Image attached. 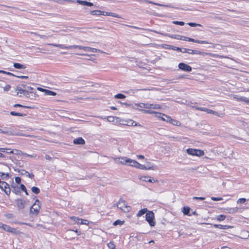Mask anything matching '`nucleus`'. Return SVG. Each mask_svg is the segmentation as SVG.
<instances>
[{
    "label": "nucleus",
    "instance_id": "nucleus-29",
    "mask_svg": "<svg viewBox=\"0 0 249 249\" xmlns=\"http://www.w3.org/2000/svg\"><path fill=\"white\" fill-rule=\"evenodd\" d=\"M53 46L56 47H58L62 49H71V46H66L63 44H52Z\"/></svg>",
    "mask_w": 249,
    "mask_h": 249
},
{
    "label": "nucleus",
    "instance_id": "nucleus-4",
    "mask_svg": "<svg viewBox=\"0 0 249 249\" xmlns=\"http://www.w3.org/2000/svg\"><path fill=\"white\" fill-rule=\"evenodd\" d=\"M186 153L191 156L201 157L204 155V152L202 150L189 148L186 149Z\"/></svg>",
    "mask_w": 249,
    "mask_h": 249
},
{
    "label": "nucleus",
    "instance_id": "nucleus-30",
    "mask_svg": "<svg viewBox=\"0 0 249 249\" xmlns=\"http://www.w3.org/2000/svg\"><path fill=\"white\" fill-rule=\"evenodd\" d=\"M10 114L12 116H20V117H24L26 116V114L25 113H22L20 112H17L14 111H12L10 112Z\"/></svg>",
    "mask_w": 249,
    "mask_h": 249
},
{
    "label": "nucleus",
    "instance_id": "nucleus-56",
    "mask_svg": "<svg viewBox=\"0 0 249 249\" xmlns=\"http://www.w3.org/2000/svg\"><path fill=\"white\" fill-rule=\"evenodd\" d=\"M84 6H87L88 7H91V6H93V3L92 2L85 0Z\"/></svg>",
    "mask_w": 249,
    "mask_h": 249
},
{
    "label": "nucleus",
    "instance_id": "nucleus-61",
    "mask_svg": "<svg viewBox=\"0 0 249 249\" xmlns=\"http://www.w3.org/2000/svg\"><path fill=\"white\" fill-rule=\"evenodd\" d=\"M10 178V174L8 173H5L4 177L2 178V179L6 180Z\"/></svg>",
    "mask_w": 249,
    "mask_h": 249
},
{
    "label": "nucleus",
    "instance_id": "nucleus-36",
    "mask_svg": "<svg viewBox=\"0 0 249 249\" xmlns=\"http://www.w3.org/2000/svg\"><path fill=\"white\" fill-rule=\"evenodd\" d=\"M125 97L126 96L122 93H118L114 96V98L116 99H124Z\"/></svg>",
    "mask_w": 249,
    "mask_h": 249
},
{
    "label": "nucleus",
    "instance_id": "nucleus-12",
    "mask_svg": "<svg viewBox=\"0 0 249 249\" xmlns=\"http://www.w3.org/2000/svg\"><path fill=\"white\" fill-rule=\"evenodd\" d=\"M139 179L142 181L149 182L150 183H154L158 181V180L155 179L154 178L149 176H141L139 177Z\"/></svg>",
    "mask_w": 249,
    "mask_h": 249
},
{
    "label": "nucleus",
    "instance_id": "nucleus-54",
    "mask_svg": "<svg viewBox=\"0 0 249 249\" xmlns=\"http://www.w3.org/2000/svg\"><path fill=\"white\" fill-rule=\"evenodd\" d=\"M211 199L213 201H220L223 200V198L221 197L212 196Z\"/></svg>",
    "mask_w": 249,
    "mask_h": 249
},
{
    "label": "nucleus",
    "instance_id": "nucleus-45",
    "mask_svg": "<svg viewBox=\"0 0 249 249\" xmlns=\"http://www.w3.org/2000/svg\"><path fill=\"white\" fill-rule=\"evenodd\" d=\"M226 218V215L224 214H220L218 215L216 217V219L218 221H221L224 220Z\"/></svg>",
    "mask_w": 249,
    "mask_h": 249
},
{
    "label": "nucleus",
    "instance_id": "nucleus-52",
    "mask_svg": "<svg viewBox=\"0 0 249 249\" xmlns=\"http://www.w3.org/2000/svg\"><path fill=\"white\" fill-rule=\"evenodd\" d=\"M246 199L245 198H240L239 199H238L237 201V203H241V204H242V203H245V202L246 201Z\"/></svg>",
    "mask_w": 249,
    "mask_h": 249
},
{
    "label": "nucleus",
    "instance_id": "nucleus-51",
    "mask_svg": "<svg viewBox=\"0 0 249 249\" xmlns=\"http://www.w3.org/2000/svg\"><path fill=\"white\" fill-rule=\"evenodd\" d=\"M107 246L109 249H115V245L113 242H110L108 244Z\"/></svg>",
    "mask_w": 249,
    "mask_h": 249
},
{
    "label": "nucleus",
    "instance_id": "nucleus-24",
    "mask_svg": "<svg viewBox=\"0 0 249 249\" xmlns=\"http://www.w3.org/2000/svg\"><path fill=\"white\" fill-rule=\"evenodd\" d=\"M119 159L121 160H120V161H119V162L121 164H122L124 165H125V164L129 165V159H130L129 158H127L126 157H121L119 158Z\"/></svg>",
    "mask_w": 249,
    "mask_h": 249
},
{
    "label": "nucleus",
    "instance_id": "nucleus-44",
    "mask_svg": "<svg viewBox=\"0 0 249 249\" xmlns=\"http://www.w3.org/2000/svg\"><path fill=\"white\" fill-rule=\"evenodd\" d=\"M187 24L192 27H196V26H200V27L202 26V25H201L200 24L196 23L195 22H189L187 23Z\"/></svg>",
    "mask_w": 249,
    "mask_h": 249
},
{
    "label": "nucleus",
    "instance_id": "nucleus-17",
    "mask_svg": "<svg viewBox=\"0 0 249 249\" xmlns=\"http://www.w3.org/2000/svg\"><path fill=\"white\" fill-rule=\"evenodd\" d=\"M73 142L74 144L84 145L85 144V141L82 137H78L74 139Z\"/></svg>",
    "mask_w": 249,
    "mask_h": 249
},
{
    "label": "nucleus",
    "instance_id": "nucleus-23",
    "mask_svg": "<svg viewBox=\"0 0 249 249\" xmlns=\"http://www.w3.org/2000/svg\"><path fill=\"white\" fill-rule=\"evenodd\" d=\"M83 50L85 52H92V53H97L100 51L99 50H98L96 48H91L89 47H85L84 48H83Z\"/></svg>",
    "mask_w": 249,
    "mask_h": 249
},
{
    "label": "nucleus",
    "instance_id": "nucleus-10",
    "mask_svg": "<svg viewBox=\"0 0 249 249\" xmlns=\"http://www.w3.org/2000/svg\"><path fill=\"white\" fill-rule=\"evenodd\" d=\"M194 108H195L196 110L202 111L204 112H206L208 113L209 114H213L214 115H218V113L215 111H214L213 110L208 109L206 107H193Z\"/></svg>",
    "mask_w": 249,
    "mask_h": 249
},
{
    "label": "nucleus",
    "instance_id": "nucleus-22",
    "mask_svg": "<svg viewBox=\"0 0 249 249\" xmlns=\"http://www.w3.org/2000/svg\"><path fill=\"white\" fill-rule=\"evenodd\" d=\"M13 66L15 69H25L26 68V66L25 65L20 64L19 63H14Z\"/></svg>",
    "mask_w": 249,
    "mask_h": 249
},
{
    "label": "nucleus",
    "instance_id": "nucleus-18",
    "mask_svg": "<svg viewBox=\"0 0 249 249\" xmlns=\"http://www.w3.org/2000/svg\"><path fill=\"white\" fill-rule=\"evenodd\" d=\"M159 109L161 108V106L159 104L147 103V109Z\"/></svg>",
    "mask_w": 249,
    "mask_h": 249
},
{
    "label": "nucleus",
    "instance_id": "nucleus-47",
    "mask_svg": "<svg viewBox=\"0 0 249 249\" xmlns=\"http://www.w3.org/2000/svg\"><path fill=\"white\" fill-rule=\"evenodd\" d=\"M172 23L174 24L178 25L180 26H183L185 24V22L182 21L175 20L173 21Z\"/></svg>",
    "mask_w": 249,
    "mask_h": 249
},
{
    "label": "nucleus",
    "instance_id": "nucleus-21",
    "mask_svg": "<svg viewBox=\"0 0 249 249\" xmlns=\"http://www.w3.org/2000/svg\"><path fill=\"white\" fill-rule=\"evenodd\" d=\"M238 210L237 207L227 208L224 209V212L228 213H234Z\"/></svg>",
    "mask_w": 249,
    "mask_h": 249
},
{
    "label": "nucleus",
    "instance_id": "nucleus-9",
    "mask_svg": "<svg viewBox=\"0 0 249 249\" xmlns=\"http://www.w3.org/2000/svg\"><path fill=\"white\" fill-rule=\"evenodd\" d=\"M147 163L148 165L147 166L141 164L139 163V164L138 165V169L142 170H155L156 167V166L155 165H154L152 163H151L150 162H148Z\"/></svg>",
    "mask_w": 249,
    "mask_h": 249
},
{
    "label": "nucleus",
    "instance_id": "nucleus-43",
    "mask_svg": "<svg viewBox=\"0 0 249 249\" xmlns=\"http://www.w3.org/2000/svg\"><path fill=\"white\" fill-rule=\"evenodd\" d=\"M83 48H84V46H81V45H71V49H79V50H83Z\"/></svg>",
    "mask_w": 249,
    "mask_h": 249
},
{
    "label": "nucleus",
    "instance_id": "nucleus-63",
    "mask_svg": "<svg viewBox=\"0 0 249 249\" xmlns=\"http://www.w3.org/2000/svg\"><path fill=\"white\" fill-rule=\"evenodd\" d=\"M4 153H6L8 154H12L14 153V149L6 148L5 152Z\"/></svg>",
    "mask_w": 249,
    "mask_h": 249
},
{
    "label": "nucleus",
    "instance_id": "nucleus-40",
    "mask_svg": "<svg viewBox=\"0 0 249 249\" xmlns=\"http://www.w3.org/2000/svg\"><path fill=\"white\" fill-rule=\"evenodd\" d=\"M125 122H127V124H126V125L134 126V124H135V121H133L132 120L129 119V120H128L127 121H125Z\"/></svg>",
    "mask_w": 249,
    "mask_h": 249
},
{
    "label": "nucleus",
    "instance_id": "nucleus-34",
    "mask_svg": "<svg viewBox=\"0 0 249 249\" xmlns=\"http://www.w3.org/2000/svg\"><path fill=\"white\" fill-rule=\"evenodd\" d=\"M104 16H111V17H115V18H120V16L118 14L114 13H112V12H105V13H104Z\"/></svg>",
    "mask_w": 249,
    "mask_h": 249
},
{
    "label": "nucleus",
    "instance_id": "nucleus-55",
    "mask_svg": "<svg viewBox=\"0 0 249 249\" xmlns=\"http://www.w3.org/2000/svg\"><path fill=\"white\" fill-rule=\"evenodd\" d=\"M22 154L26 157H29L32 158H35L36 157V155L35 154L30 155L27 153H22Z\"/></svg>",
    "mask_w": 249,
    "mask_h": 249
},
{
    "label": "nucleus",
    "instance_id": "nucleus-53",
    "mask_svg": "<svg viewBox=\"0 0 249 249\" xmlns=\"http://www.w3.org/2000/svg\"><path fill=\"white\" fill-rule=\"evenodd\" d=\"M121 103L124 105L126 107H130L133 108H135V107L134 106V104H129L127 103H122V102H121Z\"/></svg>",
    "mask_w": 249,
    "mask_h": 249
},
{
    "label": "nucleus",
    "instance_id": "nucleus-59",
    "mask_svg": "<svg viewBox=\"0 0 249 249\" xmlns=\"http://www.w3.org/2000/svg\"><path fill=\"white\" fill-rule=\"evenodd\" d=\"M193 199H195V200H204L205 199V197H201V196H200V197L194 196L193 197Z\"/></svg>",
    "mask_w": 249,
    "mask_h": 249
},
{
    "label": "nucleus",
    "instance_id": "nucleus-25",
    "mask_svg": "<svg viewBox=\"0 0 249 249\" xmlns=\"http://www.w3.org/2000/svg\"><path fill=\"white\" fill-rule=\"evenodd\" d=\"M104 13H105V11H102L99 10H95L90 11V14L92 15H96V16H100V15H104Z\"/></svg>",
    "mask_w": 249,
    "mask_h": 249
},
{
    "label": "nucleus",
    "instance_id": "nucleus-50",
    "mask_svg": "<svg viewBox=\"0 0 249 249\" xmlns=\"http://www.w3.org/2000/svg\"><path fill=\"white\" fill-rule=\"evenodd\" d=\"M191 54H202L203 53L197 50H192Z\"/></svg>",
    "mask_w": 249,
    "mask_h": 249
},
{
    "label": "nucleus",
    "instance_id": "nucleus-8",
    "mask_svg": "<svg viewBox=\"0 0 249 249\" xmlns=\"http://www.w3.org/2000/svg\"><path fill=\"white\" fill-rule=\"evenodd\" d=\"M178 69L185 72H191L192 71V68L186 63L180 62L178 65Z\"/></svg>",
    "mask_w": 249,
    "mask_h": 249
},
{
    "label": "nucleus",
    "instance_id": "nucleus-60",
    "mask_svg": "<svg viewBox=\"0 0 249 249\" xmlns=\"http://www.w3.org/2000/svg\"><path fill=\"white\" fill-rule=\"evenodd\" d=\"M18 187H19L20 191V190L22 191L26 190V188L23 184H20V186Z\"/></svg>",
    "mask_w": 249,
    "mask_h": 249
},
{
    "label": "nucleus",
    "instance_id": "nucleus-27",
    "mask_svg": "<svg viewBox=\"0 0 249 249\" xmlns=\"http://www.w3.org/2000/svg\"><path fill=\"white\" fill-rule=\"evenodd\" d=\"M139 164V163L137 161L134 160H132L131 159H129V162L128 165L132 167H135L136 168H138Z\"/></svg>",
    "mask_w": 249,
    "mask_h": 249
},
{
    "label": "nucleus",
    "instance_id": "nucleus-2",
    "mask_svg": "<svg viewBox=\"0 0 249 249\" xmlns=\"http://www.w3.org/2000/svg\"><path fill=\"white\" fill-rule=\"evenodd\" d=\"M41 208L40 202L38 199H36L35 203L30 208V213L32 216H36Z\"/></svg>",
    "mask_w": 249,
    "mask_h": 249
},
{
    "label": "nucleus",
    "instance_id": "nucleus-3",
    "mask_svg": "<svg viewBox=\"0 0 249 249\" xmlns=\"http://www.w3.org/2000/svg\"><path fill=\"white\" fill-rule=\"evenodd\" d=\"M15 93H16L15 95H18L19 94H22L23 96H24L26 98L32 99L30 97V94L33 93V91H29L27 89H22L20 87H17L15 89ZM21 95H19V97H22Z\"/></svg>",
    "mask_w": 249,
    "mask_h": 249
},
{
    "label": "nucleus",
    "instance_id": "nucleus-20",
    "mask_svg": "<svg viewBox=\"0 0 249 249\" xmlns=\"http://www.w3.org/2000/svg\"><path fill=\"white\" fill-rule=\"evenodd\" d=\"M134 106L135 107V109H138L139 110L141 111L142 109H138L137 107H140L142 108H146L147 109V103H136L134 104Z\"/></svg>",
    "mask_w": 249,
    "mask_h": 249
},
{
    "label": "nucleus",
    "instance_id": "nucleus-41",
    "mask_svg": "<svg viewBox=\"0 0 249 249\" xmlns=\"http://www.w3.org/2000/svg\"><path fill=\"white\" fill-rule=\"evenodd\" d=\"M169 48L171 49V50H172L174 51H178L179 52H181V51H182V48L176 47L175 46H170V47H169Z\"/></svg>",
    "mask_w": 249,
    "mask_h": 249
},
{
    "label": "nucleus",
    "instance_id": "nucleus-48",
    "mask_svg": "<svg viewBox=\"0 0 249 249\" xmlns=\"http://www.w3.org/2000/svg\"><path fill=\"white\" fill-rule=\"evenodd\" d=\"M234 98L236 99L237 101H240V102H244L245 101V97L240 96L238 97L237 95H236V96H234Z\"/></svg>",
    "mask_w": 249,
    "mask_h": 249
},
{
    "label": "nucleus",
    "instance_id": "nucleus-58",
    "mask_svg": "<svg viewBox=\"0 0 249 249\" xmlns=\"http://www.w3.org/2000/svg\"><path fill=\"white\" fill-rule=\"evenodd\" d=\"M11 86L9 84H7L4 88L3 90L4 91H8L11 88Z\"/></svg>",
    "mask_w": 249,
    "mask_h": 249
},
{
    "label": "nucleus",
    "instance_id": "nucleus-13",
    "mask_svg": "<svg viewBox=\"0 0 249 249\" xmlns=\"http://www.w3.org/2000/svg\"><path fill=\"white\" fill-rule=\"evenodd\" d=\"M18 172L19 173L20 175L22 176H25L26 177H27L31 179H33L35 177L33 174L29 173L24 169L18 170Z\"/></svg>",
    "mask_w": 249,
    "mask_h": 249
},
{
    "label": "nucleus",
    "instance_id": "nucleus-46",
    "mask_svg": "<svg viewBox=\"0 0 249 249\" xmlns=\"http://www.w3.org/2000/svg\"><path fill=\"white\" fill-rule=\"evenodd\" d=\"M8 229H9L7 231V232L12 233H17V230L15 228H12L9 226Z\"/></svg>",
    "mask_w": 249,
    "mask_h": 249
},
{
    "label": "nucleus",
    "instance_id": "nucleus-26",
    "mask_svg": "<svg viewBox=\"0 0 249 249\" xmlns=\"http://www.w3.org/2000/svg\"><path fill=\"white\" fill-rule=\"evenodd\" d=\"M191 208L188 206H184L182 208V212L184 215L189 216Z\"/></svg>",
    "mask_w": 249,
    "mask_h": 249
},
{
    "label": "nucleus",
    "instance_id": "nucleus-39",
    "mask_svg": "<svg viewBox=\"0 0 249 249\" xmlns=\"http://www.w3.org/2000/svg\"><path fill=\"white\" fill-rule=\"evenodd\" d=\"M71 218L75 223L79 224H80V222L82 220V218H80L76 216H72Z\"/></svg>",
    "mask_w": 249,
    "mask_h": 249
},
{
    "label": "nucleus",
    "instance_id": "nucleus-35",
    "mask_svg": "<svg viewBox=\"0 0 249 249\" xmlns=\"http://www.w3.org/2000/svg\"><path fill=\"white\" fill-rule=\"evenodd\" d=\"M31 191L34 194H36V195L38 194L40 192L39 188L37 187H36V186L32 187L31 188Z\"/></svg>",
    "mask_w": 249,
    "mask_h": 249
},
{
    "label": "nucleus",
    "instance_id": "nucleus-1",
    "mask_svg": "<svg viewBox=\"0 0 249 249\" xmlns=\"http://www.w3.org/2000/svg\"><path fill=\"white\" fill-rule=\"evenodd\" d=\"M141 111L142 113H145V114H156V116L157 118L160 119L161 120L165 121L167 123H170V121H168V120H169L168 118H171V117L167 115H166V114H163V113H161L160 112H157L155 111L150 110V109H141Z\"/></svg>",
    "mask_w": 249,
    "mask_h": 249
},
{
    "label": "nucleus",
    "instance_id": "nucleus-5",
    "mask_svg": "<svg viewBox=\"0 0 249 249\" xmlns=\"http://www.w3.org/2000/svg\"><path fill=\"white\" fill-rule=\"evenodd\" d=\"M145 220L151 227L155 225L154 213L152 211H148L146 213Z\"/></svg>",
    "mask_w": 249,
    "mask_h": 249
},
{
    "label": "nucleus",
    "instance_id": "nucleus-64",
    "mask_svg": "<svg viewBox=\"0 0 249 249\" xmlns=\"http://www.w3.org/2000/svg\"><path fill=\"white\" fill-rule=\"evenodd\" d=\"M107 120L109 122H113L114 121V117L113 116H108L107 117Z\"/></svg>",
    "mask_w": 249,
    "mask_h": 249
},
{
    "label": "nucleus",
    "instance_id": "nucleus-37",
    "mask_svg": "<svg viewBox=\"0 0 249 249\" xmlns=\"http://www.w3.org/2000/svg\"><path fill=\"white\" fill-rule=\"evenodd\" d=\"M124 220H121L120 219H118V220H115L113 222V224L114 226L122 225L123 224H124Z\"/></svg>",
    "mask_w": 249,
    "mask_h": 249
},
{
    "label": "nucleus",
    "instance_id": "nucleus-31",
    "mask_svg": "<svg viewBox=\"0 0 249 249\" xmlns=\"http://www.w3.org/2000/svg\"><path fill=\"white\" fill-rule=\"evenodd\" d=\"M148 210L147 208H143L140 210L137 214V217H140L143 215L144 214H146L148 212Z\"/></svg>",
    "mask_w": 249,
    "mask_h": 249
},
{
    "label": "nucleus",
    "instance_id": "nucleus-38",
    "mask_svg": "<svg viewBox=\"0 0 249 249\" xmlns=\"http://www.w3.org/2000/svg\"><path fill=\"white\" fill-rule=\"evenodd\" d=\"M9 225L5 224L0 222V228H2L4 231H6L8 230Z\"/></svg>",
    "mask_w": 249,
    "mask_h": 249
},
{
    "label": "nucleus",
    "instance_id": "nucleus-32",
    "mask_svg": "<svg viewBox=\"0 0 249 249\" xmlns=\"http://www.w3.org/2000/svg\"><path fill=\"white\" fill-rule=\"evenodd\" d=\"M13 107H22V108H29V109H33V108H34L33 107L28 106H24V105H22L19 104H15L13 106Z\"/></svg>",
    "mask_w": 249,
    "mask_h": 249
},
{
    "label": "nucleus",
    "instance_id": "nucleus-16",
    "mask_svg": "<svg viewBox=\"0 0 249 249\" xmlns=\"http://www.w3.org/2000/svg\"><path fill=\"white\" fill-rule=\"evenodd\" d=\"M117 206L118 208L121 209L122 210H124V208H127L126 205V202L123 200L122 198L120 199Z\"/></svg>",
    "mask_w": 249,
    "mask_h": 249
},
{
    "label": "nucleus",
    "instance_id": "nucleus-15",
    "mask_svg": "<svg viewBox=\"0 0 249 249\" xmlns=\"http://www.w3.org/2000/svg\"><path fill=\"white\" fill-rule=\"evenodd\" d=\"M10 188L12 189V191L13 193L18 196L21 195V192L19 190V187L18 185L12 184L11 185Z\"/></svg>",
    "mask_w": 249,
    "mask_h": 249
},
{
    "label": "nucleus",
    "instance_id": "nucleus-49",
    "mask_svg": "<svg viewBox=\"0 0 249 249\" xmlns=\"http://www.w3.org/2000/svg\"><path fill=\"white\" fill-rule=\"evenodd\" d=\"M191 50H192V49L182 48L181 53H188L189 54H191Z\"/></svg>",
    "mask_w": 249,
    "mask_h": 249
},
{
    "label": "nucleus",
    "instance_id": "nucleus-19",
    "mask_svg": "<svg viewBox=\"0 0 249 249\" xmlns=\"http://www.w3.org/2000/svg\"><path fill=\"white\" fill-rule=\"evenodd\" d=\"M213 227L215 228H218L219 229H223V230H228L230 228H232L231 226H228V225H222L221 224H213Z\"/></svg>",
    "mask_w": 249,
    "mask_h": 249
},
{
    "label": "nucleus",
    "instance_id": "nucleus-14",
    "mask_svg": "<svg viewBox=\"0 0 249 249\" xmlns=\"http://www.w3.org/2000/svg\"><path fill=\"white\" fill-rule=\"evenodd\" d=\"M186 41H190V42H193L199 44H211V43L209 42L208 41L206 40H199L197 39H195L192 38L187 37Z\"/></svg>",
    "mask_w": 249,
    "mask_h": 249
},
{
    "label": "nucleus",
    "instance_id": "nucleus-7",
    "mask_svg": "<svg viewBox=\"0 0 249 249\" xmlns=\"http://www.w3.org/2000/svg\"><path fill=\"white\" fill-rule=\"evenodd\" d=\"M157 33L160 34L161 35L164 36H168L169 37H170L171 38H174L178 40H181L183 41H186V36H182L179 35H172L168 33L163 34V33H160L159 32H156Z\"/></svg>",
    "mask_w": 249,
    "mask_h": 249
},
{
    "label": "nucleus",
    "instance_id": "nucleus-33",
    "mask_svg": "<svg viewBox=\"0 0 249 249\" xmlns=\"http://www.w3.org/2000/svg\"><path fill=\"white\" fill-rule=\"evenodd\" d=\"M45 95H50V96H55L56 95V93L53 91L47 89L45 90Z\"/></svg>",
    "mask_w": 249,
    "mask_h": 249
},
{
    "label": "nucleus",
    "instance_id": "nucleus-62",
    "mask_svg": "<svg viewBox=\"0 0 249 249\" xmlns=\"http://www.w3.org/2000/svg\"><path fill=\"white\" fill-rule=\"evenodd\" d=\"M21 179L19 177H15V181L17 184H19L21 182Z\"/></svg>",
    "mask_w": 249,
    "mask_h": 249
},
{
    "label": "nucleus",
    "instance_id": "nucleus-11",
    "mask_svg": "<svg viewBox=\"0 0 249 249\" xmlns=\"http://www.w3.org/2000/svg\"><path fill=\"white\" fill-rule=\"evenodd\" d=\"M17 207L18 210H23L25 208L26 201L21 198H18L15 200Z\"/></svg>",
    "mask_w": 249,
    "mask_h": 249
},
{
    "label": "nucleus",
    "instance_id": "nucleus-6",
    "mask_svg": "<svg viewBox=\"0 0 249 249\" xmlns=\"http://www.w3.org/2000/svg\"><path fill=\"white\" fill-rule=\"evenodd\" d=\"M0 188L7 195L9 196L11 193V188L9 184L5 181H0Z\"/></svg>",
    "mask_w": 249,
    "mask_h": 249
},
{
    "label": "nucleus",
    "instance_id": "nucleus-42",
    "mask_svg": "<svg viewBox=\"0 0 249 249\" xmlns=\"http://www.w3.org/2000/svg\"><path fill=\"white\" fill-rule=\"evenodd\" d=\"M0 73L5 74L8 75L9 76H16L15 74H14V73H13L12 72L6 71H3V70H0Z\"/></svg>",
    "mask_w": 249,
    "mask_h": 249
},
{
    "label": "nucleus",
    "instance_id": "nucleus-28",
    "mask_svg": "<svg viewBox=\"0 0 249 249\" xmlns=\"http://www.w3.org/2000/svg\"><path fill=\"white\" fill-rule=\"evenodd\" d=\"M168 121H170V124L176 125V126H180L181 125L180 122L177 120H175L172 119V118H168Z\"/></svg>",
    "mask_w": 249,
    "mask_h": 249
},
{
    "label": "nucleus",
    "instance_id": "nucleus-57",
    "mask_svg": "<svg viewBox=\"0 0 249 249\" xmlns=\"http://www.w3.org/2000/svg\"><path fill=\"white\" fill-rule=\"evenodd\" d=\"M89 221L88 220L86 219H82V220L80 222V224H84V225H89Z\"/></svg>",
    "mask_w": 249,
    "mask_h": 249
}]
</instances>
